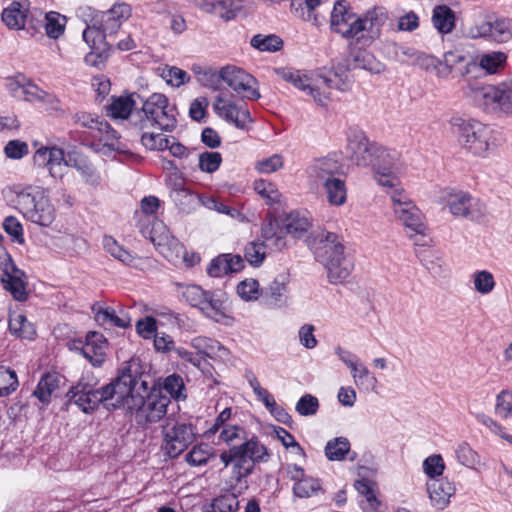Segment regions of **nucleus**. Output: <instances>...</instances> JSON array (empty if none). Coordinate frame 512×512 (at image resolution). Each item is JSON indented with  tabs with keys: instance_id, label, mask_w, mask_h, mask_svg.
Returning a JSON list of instances; mask_svg holds the SVG:
<instances>
[{
	"instance_id": "1",
	"label": "nucleus",
	"mask_w": 512,
	"mask_h": 512,
	"mask_svg": "<svg viewBox=\"0 0 512 512\" xmlns=\"http://www.w3.org/2000/svg\"><path fill=\"white\" fill-rule=\"evenodd\" d=\"M388 19L383 8L368 10L358 16L347 0H337L330 15V27L345 39H355L363 45H370L381 35V30Z\"/></svg>"
},
{
	"instance_id": "2",
	"label": "nucleus",
	"mask_w": 512,
	"mask_h": 512,
	"mask_svg": "<svg viewBox=\"0 0 512 512\" xmlns=\"http://www.w3.org/2000/svg\"><path fill=\"white\" fill-rule=\"evenodd\" d=\"M125 379L112 380L97 389L87 382L79 381L67 392V405L73 404L86 414L94 412L100 404L109 411L119 409V400L127 393L126 384L123 382Z\"/></svg>"
},
{
	"instance_id": "3",
	"label": "nucleus",
	"mask_w": 512,
	"mask_h": 512,
	"mask_svg": "<svg viewBox=\"0 0 512 512\" xmlns=\"http://www.w3.org/2000/svg\"><path fill=\"white\" fill-rule=\"evenodd\" d=\"M312 250L315 259L325 267L328 281L332 284L342 283L353 270L354 265L346 257L340 237L333 232L322 231L317 234Z\"/></svg>"
},
{
	"instance_id": "4",
	"label": "nucleus",
	"mask_w": 512,
	"mask_h": 512,
	"mask_svg": "<svg viewBox=\"0 0 512 512\" xmlns=\"http://www.w3.org/2000/svg\"><path fill=\"white\" fill-rule=\"evenodd\" d=\"M461 89L464 98L485 112L512 114V77L497 84L466 79Z\"/></svg>"
},
{
	"instance_id": "5",
	"label": "nucleus",
	"mask_w": 512,
	"mask_h": 512,
	"mask_svg": "<svg viewBox=\"0 0 512 512\" xmlns=\"http://www.w3.org/2000/svg\"><path fill=\"white\" fill-rule=\"evenodd\" d=\"M270 456L267 447L253 436L245 437L241 444L222 451L219 457L224 467L232 465V478L240 483L253 473L256 464L268 462Z\"/></svg>"
},
{
	"instance_id": "6",
	"label": "nucleus",
	"mask_w": 512,
	"mask_h": 512,
	"mask_svg": "<svg viewBox=\"0 0 512 512\" xmlns=\"http://www.w3.org/2000/svg\"><path fill=\"white\" fill-rule=\"evenodd\" d=\"M176 124L175 108L169 105L167 97L161 93H153L143 100L141 108L135 109L132 115V126L140 130L157 126L171 132Z\"/></svg>"
},
{
	"instance_id": "7",
	"label": "nucleus",
	"mask_w": 512,
	"mask_h": 512,
	"mask_svg": "<svg viewBox=\"0 0 512 512\" xmlns=\"http://www.w3.org/2000/svg\"><path fill=\"white\" fill-rule=\"evenodd\" d=\"M16 204L23 217L40 227H51L57 211L40 187L26 186L16 192Z\"/></svg>"
},
{
	"instance_id": "8",
	"label": "nucleus",
	"mask_w": 512,
	"mask_h": 512,
	"mask_svg": "<svg viewBox=\"0 0 512 512\" xmlns=\"http://www.w3.org/2000/svg\"><path fill=\"white\" fill-rule=\"evenodd\" d=\"M196 425L186 418H167L161 429V449L171 459L180 456L197 438Z\"/></svg>"
},
{
	"instance_id": "9",
	"label": "nucleus",
	"mask_w": 512,
	"mask_h": 512,
	"mask_svg": "<svg viewBox=\"0 0 512 512\" xmlns=\"http://www.w3.org/2000/svg\"><path fill=\"white\" fill-rule=\"evenodd\" d=\"M274 72L283 81L310 95L320 106L328 104L332 88L340 89L333 85V80L330 78L319 76L316 79H311L305 71L292 67H278L274 69Z\"/></svg>"
},
{
	"instance_id": "10",
	"label": "nucleus",
	"mask_w": 512,
	"mask_h": 512,
	"mask_svg": "<svg viewBox=\"0 0 512 512\" xmlns=\"http://www.w3.org/2000/svg\"><path fill=\"white\" fill-rule=\"evenodd\" d=\"M311 226L309 218L300 212H291L281 225L277 219H270L261 228V236L274 250L280 251L287 245L286 235L302 238Z\"/></svg>"
},
{
	"instance_id": "11",
	"label": "nucleus",
	"mask_w": 512,
	"mask_h": 512,
	"mask_svg": "<svg viewBox=\"0 0 512 512\" xmlns=\"http://www.w3.org/2000/svg\"><path fill=\"white\" fill-rule=\"evenodd\" d=\"M176 286L180 301L199 309L204 316L216 322L225 317L224 300L221 292L207 291L195 284L178 283Z\"/></svg>"
},
{
	"instance_id": "12",
	"label": "nucleus",
	"mask_w": 512,
	"mask_h": 512,
	"mask_svg": "<svg viewBox=\"0 0 512 512\" xmlns=\"http://www.w3.org/2000/svg\"><path fill=\"white\" fill-rule=\"evenodd\" d=\"M170 404V398L162 395L159 391L148 393L146 397H135L126 400L121 408L134 414L136 423L141 427L161 420Z\"/></svg>"
},
{
	"instance_id": "13",
	"label": "nucleus",
	"mask_w": 512,
	"mask_h": 512,
	"mask_svg": "<svg viewBox=\"0 0 512 512\" xmlns=\"http://www.w3.org/2000/svg\"><path fill=\"white\" fill-rule=\"evenodd\" d=\"M464 34L473 40L483 39L489 43L506 44L512 41V18L490 16L466 27Z\"/></svg>"
},
{
	"instance_id": "14",
	"label": "nucleus",
	"mask_w": 512,
	"mask_h": 512,
	"mask_svg": "<svg viewBox=\"0 0 512 512\" xmlns=\"http://www.w3.org/2000/svg\"><path fill=\"white\" fill-rule=\"evenodd\" d=\"M440 199L455 217L478 220L486 212L485 205L480 199L462 190H445Z\"/></svg>"
},
{
	"instance_id": "15",
	"label": "nucleus",
	"mask_w": 512,
	"mask_h": 512,
	"mask_svg": "<svg viewBox=\"0 0 512 512\" xmlns=\"http://www.w3.org/2000/svg\"><path fill=\"white\" fill-rule=\"evenodd\" d=\"M393 210L398 220L414 234L424 235L427 229L424 215L409 199L403 189H393L389 192Z\"/></svg>"
},
{
	"instance_id": "16",
	"label": "nucleus",
	"mask_w": 512,
	"mask_h": 512,
	"mask_svg": "<svg viewBox=\"0 0 512 512\" xmlns=\"http://www.w3.org/2000/svg\"><path fill=\"white\" fill-rule=\"evenodd\" d=\"M372 167L377 183L387 187L388 193L393 189H400L397 173L401 171L402 164L396 150L379 145Z\"/></svg>"
},
{
	"instance_id": "17",
	"label": "nucleus",
	"mask_w": 512,
	"mask_h": 512,
	"mask_svg": "<svg viewBox=\"0 0 512 512\" xmlns=\"http://www.w3.org/2000/svg\"><path fill=\"white\" fill-rule=\"evenodd\" d=\"M492 130L476 121H462L458 128V141L474 155H483L489 148Z\"/></svg>"
},
{
	"instance_id": "18",
	"label": "nucleus",
	"mask_w": 512,
	"mask_h": 512,
	"mask_svg": "<svg viewBox=\"0 0 512 512\" xmlns=\"http://www.w3.org/2000/svg\"><path fill=\"white\" fill-rule=\"evenodd\" d=\"M2 21L9 29H25L26 25H31L36 29L40 24L42 11L38 9L30 10L29 0H14L7 8L2 11Z\"/></svg>"
},
{
	"instance_id": "19",
	"label": "nucleus",
	"mask_w": 512,
	"mask_h": 512,
	"mask_svg": "<svg viewBox=\"0 0 512 512\" xmlns=\"http://www.w3.org/2000/svg\"><path fill=\"white\" fill-rule=\"evenodd\" d=\"M223 82L238 95L248 100H258L261 97L257 87L258 81L251 74L236 66L223 67Z\"/></svg>"
},
{
	"instance_id": "20",
	"label": "nucleus",
	"mask_w": 512,
	"mask_h": 512,
	"mask_svg": "<svg viewBox=\"0 0 512 512\" xmlns=\"http://www.w3.org/2000/svg\"><path fill=\"white\" fill-rule=\"evenodd\" d=\"M379 144L369 142L362 131H354L348 136L347 149L351 160L358 166H373Z\"/></svg>"
},
{
	"instance_id": "21",
	"label": "nucleus",
	"mask_w": 512,
	"mask_h": 512,
	"mask_svg": "<svg viewBox=\"0 0 512 512\" xmlns=\"http://www.w3.org/2000/svg\"><path fill=\"white\" fill-rule=\"evenodd\" d=\"M308 179L316 185L325 183L344 175L343 165L332 157L314 159L306 168Z\"/></svg>"
},
{
	"instance_id": "22",
	"label": "nucleus",
	"mask_w": 512,
	"mask_h": 512,
	"mask_svg": "<svg viewBox=\"0 0 512 512\" xmlns=\"http://www.w3.org/2000/svg\"><path fill=\"white\" fill-rule=\"evenodd\" d=\"M508 56L503 51H491L481 54L477 57L476 61H469L465 64L464 71L461 75L466 79H470L468 75L477 68H481L488 75H494L504 70L507 64Z\"/></svg>"
},
{
	"instance_id": "23",
	"label": "nucleus",
	"mask_w": 512,
	"mask_h": 512,
	"mask_svg": "<svg viewBox=\"0 0 512 512\" xmlns=\"http://www.w3.org/2000/svg\"><path fill=\"white\" fill-rule=\"evenodd\" d=\"M1 282L6 291L19 302L26 301L28 293L26 290L25 274L17 268L9 257L4 265L1 275Z\"/></svg>"
},
{
	"instance_id": "24",
	"label": "nucleus",
	"mask_w": 512,
	"mask_h": 512,
	"mask_svg": "<svg viewBox=\"0 0 512 512\" xmlns=\"http://www.w3.org/2000/svg\"><path fill=\"white\" fill-rule=\"evenodd\" d=\"M213 110L219 118L235 125L239 129H245L247 124L252 122L248 110L238 107L232 101L226 100L222 95H218L215 98Z\"/></svg>"
},
{
	"instance_id": "25",
	"label": "nucleus",
	"mask_w": 512,
	"mask_h": 512,
	"mask_svg": "<svg viewBox=\"0 0 512 512\" xmlns=\"http://www.w3.org/2000/svg\"><path fill=\"white\" fill-rule=\"evenodd\" d=\"M95 321L105 328L126 329L131 326V317L123 308L115 309L97 302L92 306Z\"/></svg>"
},
{
	"instance_id": "26",
	"label": "nucleus",
	"mask_w": 512,
	"mask_h": 512,
	"mask_svg": "<svg viewBox=\"0 0 512 512\" xmlns=\"http://www.w3.org/2000/svg\"><path fill=\"white\" fill-rule=\"evenodd\" d=\"M131 15V8L126 3H116L109 10L101 12L95 18H98V24L107 36L116 33L122 23Z\"/></svg>"
},
{
	"instance_id": "27",
	"label": "nucleus",
	"mask_w": 512,
	"mask_h": 512,
	"mask_svg": "<svg viewBox=\"0 0 512 512\" xmlns=\"http://www.w3.org/2000/svg\"><path fill=\"white\" fill-rule=\"evenodd\" d=\"M83 357L94 367H101L105 361L107 340L98 332L92 331L86 335Z\"/></svg>"
},
{
	"instance_id": "28",
	"label": "nucleus",
	"mask_w": 512,
	"mask_h": 512,
	"mask_svg": "<svg viewBox=\"0 0 512 512\" xmlns=\"http://www.w3.org/2000/svg\"><path fill=\"white\" fill-rule=\"evenodd\" d=\"M73 120L75 124L86 129L84 131L85 140H90L91 143L97 141V138H101L102 129L108 128V122L103 117L92 113L78 112L73 116Z\"/></svg>"
},
{
	"instance_id": "29",
	"label": "nucleus",
	"mask_w": 512,
	"mask_h": 512,
	"mask_svg": "<svg viewBox=\"0 0 512 512\" xmlns=\"http://www.w3.org/2000/svg\"><path fill=\"white\" fill-rule=\"evenodd\" d=\"M244 266V259L240 255L221 254L210 262L207 273L211 277H221L228 273L239 272Z\"/></svg>"
},
{
	"instance_id": "30",
	"label": "nucleus",
	"mask_w": 512,
	"mask_h": 512,
	"mask_svg": "<svg viewBox=\"0 0 512 512\" xmlns=\"http://www.w3.org/2000/svg\"><path fill=\"white\" fill-rule=\"evenodd\" d=\"M199 8L208 14L229 21L242 9V0H207L200 2Z\"/></svg>"
},
{
	"instance_id": "31",
	"label": "nucleus",
	"mask_w": 512,
	"mask_h": 512,
	"mask_svg": "<svg viewBox=\"0 0 512 512\" xmlns=\"http://www.w3.org/2000/svg\"><path fill=\"white\" fill-rule=\"evenodd\" d=\"M135 97L141 98L135 93L113 97L112 102L107 106V114L113 119L128 120L132 125V115L135 109H138Z\"/></svg>"
},
{
	"instance_id": "32",
	"label": "nucleus",
	"mask_w": 512,
	"mask_h": 512,
	"mask_svg": "<svg viewBox=\"0 0 512 512\" xmlns=\"http://www.w3.org/2000/svg\"><path fill=\"white\" fill-rule=\"evenodd\" d=\"M427 491L432 505L443 510L454 495L455 487L448 480L434 479L427 483Z\"/></svg>"
},
{
	"instance_id": "33",
	"label": "nucleus",
	"mask_w": 512,
	"mask_h": 512,
	"mask_svg": "<svg viewBox=\"0 0 512 512\" xmlns=\"http://www.w3.org/2000/svg\"><path fill=\"white\" fill-rule=\"evenodd\" d=\"M347 68L349 70L363 69L370 73L379 74L384 70V65L372 53L358 49L350 54L347 60Z\"/></svg>"
},
{
	"instance_id": "34",
	"label": "nucleus",
	"mask_w": 512,
	"mask_h": 512,
	"mask_svg": "<svg viewBox=\"0 0 512 512\" xmlns=\"http://www.w3.org/2000/svg\"><path fill=\"white\" fill-rule=\"evenodd\" d=\"M66 167L74 168L88 184L97 185L100 181L98 172L88 158L83 155L75 152L68 153Z\"/></svg>"
},
{
	"instance_id": "35",
	"label": "nucleus",
	"mask_w": 512,
	"mask_h": 512,
	"mask_svg": "<svg viewBox=\"0 0 512 512\" xmlns=\"http://www.w3.org/2000/svg\"><path fill=\"white\" fill-rule=\"evenodd\" d=\"M325 455L330 461H342L346 455L350 461L357 458V453L350 450V442L345 437H337L326 443Z\"/></svg>"
},
{
	"instance_id": "36",
	"label": "nucleus",
	"mask_w": 512,
	"mask_h": 512,
	"mask_svg": "<svg viewBox=\"0 0 512 512\" xmlns=\"http://www.w3.org/2000/svg\"><path fill=\"white\" fill-rule=\"evenodd\" d=\"M124 376L126 378L124 382L126 384L127 393L124 395L122 400H119L120 408L126 404V400L130 398L145 397L140 394V390L143 389L144 392H147L149 389L148 383L145 380H142L141 377L132 375L130 368L124 369L114 380H121Z\"/></svg>"
},
{
	"instance_id": "37",
	"label": "nucleus",
	"mask_w": 512,
	"mask_h": 512,
	"mask_svg": "<svg viewBox=\"0 0 512 512\" xmlns=\"http://www.w3.org/2000/svg\"><path fill=\"white\" fill-rule=\"evenodd\" d=\"M61 377L56 373L44 374L34 392L33 395L42 403L49 404L52 394L59 388Z\"/></svg>"
},
{
	"instance_id": "38",
	"label": "nucleus",
	"mask_w": 512,
	"mask_h": 512,
	"mask_svg": "<svg viewBox=\"0 0 512 512\" xmlns=\"http://www.w3.org/2000/svg\"><path fill=\"white\" fill-rule=\"evenodd\" d=\"M432 23L440 33H450L455 26V13L446 5H438L433 9Z\"/></svg>"
},
{
	"instance_id": "39",
	"label": "nucleus",
	"mask_w": 512,
	"mask_h": 512,
	"mask_svg": "<svg viewBox=\"0 0 512 512\" xmlns=\"http://www.w3.org/2000/svg\"><path fill=\"white\" fill-rule=\"evenodd\" d=\"M9 330L13 335L28 340H32L36 335L34 325L23 314L10 315Z\"/></svg>"
},
{
	"instance_id": "40",
	"label": "nucleus",
	"mask_w": 512,
	"mask_h": 512,
	"mask_svg": "<svg viewBox=\"0 0 512 512\" xmlns=\"http://www.w3.org/2000/svg\"><path fill=\"white\" fill-rule=\"evenodd\" d=\"M83 40L91 49H100L108 47L110 44L106 41V33L98 24V18L92 19V24L87 25L82 33Z\"/></svg>"
},
{
	"instance_id": "41",
	"label": "nucleus",
	"mask_w": 512,
	"mask_h": 512,
	"mask_svg": "<svg viewBox=\"0 0 512 512\" xmlns=\"http://www.w3.org/2000/svg\"><path fill=\"white\" fill-rule=\"evenodd\" d=\"M325 189L328 202L331 205L341 206L346 202L347 190L344 180L341 176L322 185Z\"/></svg>"
},
{
	"instance_id": "42",
	"label": "nucleus",
	"mask_w": 512,
	"mask_h": 512,
	"mask_svg": "<svg viewBox=\"0 0 512 512\" xmlns=\"http://www.w3.org/2000/svg\"><path fill=\"white\" fill-rule=\"evenodd\" d=\"M11 90L17 95H23L24 99L30 102H39V98L43 92L34 83L27 81L24 77H19L15 81L11 82Z\"/></svg>"
},
{
	"instance_id": "43",
	"label": "nucleus",
	"mask_w": 512,
	"mask_h": 512,
	"mask_svg": "<svg viewBox=\"0 0 512 512\" xmlns=\"http://www.w3.org/2000/svg\"><path fill=\"white\" fill-rule=\"evenodd\" d=\"M354 486L359 494L365 497V500L361 502L362 510L364 512H377L380 501L375 496L369 481L366 479L357 480Z\"/></svg>"
},
{
	"instance_id": "44",
	"label": "nucleus",
	"mask_w": 512,
	"mask_h": 512,
	"mask_svg": "<svg viewBox=\"0 0 512 512\" xmlns=\"http://www.w3.org/2000/svg\"><path fill=\"white\" fill-rule=\"evenodd\" d=\"M267 247L273 249L270 245H268L267 241L263 239L260 241H252L249 242L244 249V257L245 260L254 267H259L265 257H266V249Z\"/></svg>"
},
{
	"instance_id": "45",
	"label": "nucleus",
	"mask_w": 512,
	"mask_h": 512,
	"mask_svg": "<svg viewBox=\"0 0 512 512\" xmlns=\"http://www.w3.org/2000/svg\"><path fill=\"white\" fill-rule=\"evenodd\" d=\"M163 390L176 401L185 400L187 398V391L183 378L178 374H171L167 376L163 383Z\"/></svg>"
},
{
	"instance_id": "46",
	"label": "nucleus",
	"mask_w": 512,
	"mask_h": 512,
	"mask_svg": "<svg viewBox=\"0 0 512 512\" xmlns=\"http://www.w3.org/2000/svg\"><path fill=\"white\" fill-rule=\"evenodd\" d=\"M250 44L261 52H276L283 47L282 39L274 34H257L252 37Z\"/></svg>"
},
{
	"instance_id": "47",
	"label": "nucleus",
	"mask_w": 512,
	"mask_h": 512,
	"mask_svg": "<svg viewBox=\"0 0 512 512\" xmlns=\"http://www.w3.org/2000/svg\"><path fill=\"white\" fill-rule=\"evenodd\" d=\"M46 34L53 39H58L65 31L66 17L57 12H49L44 16Z\"/></svg>"
},
{
	"instance_id": "48",
	"label": "nucleus",
	"mask_w": 512,
	"mask_h": 512,
	"mask_svg": "<svg viewBox=\"0 0 512 512\" xmlns=\"http://www.w3.org/2000/svg\"><path fill=\"white\" fill-rule=\"evenodd\" d=\"M191 345L197 349L199 353L208 357H213L218 351H226V348L219 341L204 336L193 338Z\"/></svg>"
},
{
	"instance_id": "49",
	"label": "nucleus",
	"mask_w": 512,
	"mask_h": 512,
	"mask_svg": "<svg viewBox=\"0 0 512 512\" xmlns=\"http://www.w3.org/2000/svg\"><path fill=\"white\" fill-rule=\"evenodd\" d=\"M18 385L16 372L8 367L0 366V397L10 395Z\"/></svg>"
},
{
	"instance_id": "50",
	"label": "nucleus",
	"mask_w": 512,
	"mask_h": 512,
	"mask_svg": "<svg viewBox=\"0 0 512 512\" xmlns=\"http://www.w3.org/2000/svg\"><path fill=\"white\" fill-rule=\"evenodd\" d=\"M321 490V485L318 479L311 476H306L299 483H294L293 493L299 498H308L316 495Z\"/></svg>"
},
{
	"instance_id": "51",
	"label": "nucleus",
	"mask_w": 512,
	"mask_h": 512,
	"mask_svg": "<svg viewBox=\"0 0 512 512\" xmlns=\"http://www.w3.org/2000/svg\"><path fill=\"white\" fill-rule=\"evenodd\" d=\"M49 164L46 166L50 175L53 178H61L64 175V168L66 167L67 155L64 151L57 147H52L50 154Z\"/></svg>"
},
{
	"instance_id": "52",
	"label": "nucleus",
	"mask_w": 512,
	"mask_h": 512,
	"mask_svg": "<svg viewBox=\"0 0 512 512\" xmlns=\"http://www.w3.org/2000/svg\"><path fill=\"white\" fill-rule=\"evenodd\" d=\"M211 456V447L208 444L201 443L194 446L185 456L186 462L191 466L205 465Z\"/></svg>"
},
{
	"instance_id": "53",
	"label": "nucleus",
	"mask_w": 512,
	"mask_h": 512,
	"mask_svg": "<svg viewBox=\"0 0 512 512\" xmlns=\"http://www.w3.org/2000/svg\"><path fill=\"white\" fill-rule=\"evenodd\" d=\"M103 247L112 257L124 264H130L133 261V256L130 252L120 246L111 236H104Z\"/></svg>"
},
{
	"instance_id": "54",
	"label": "nucleus",
	"mask_w": 512,
	"mask_h": 512,
	"mask_svg": "<svg viewBox=\"0 0 512 512\" xmlns=\"http://www.w3.org/2000/svg\"><path fill=\"white\" fill-rule=\"evenodd\" d=\"M455 455L459 463L468 468H474L480 464V456L466 442H462L457 446Z\"/></svg>"
},
{
	"instance_id": "55",
	"label": "nucleus",
	"mask_w": 512,
	"mask_h": 512,
	"mask_svg": "<svg viewBox=\"0 0 512 512\" xmlns=\"http://www.w3.org/2000/svg\"><path fill=\"white\" fill-rule=\"evenodd\" d=\"M194 71L198 75V81L205 87L210 88L212 90H218L220 88L221 82H223V68L220 71H216L213 69H204L199 71L194 68Z\"/></svg>"
},
{
	"instance_id": "56",
	"label": "nucleus",
	"mask_w": 512,
	"mask_h": 512,
	"mask_svg": "<svg viewBox=\"0 0 512 512\" xmlns=\"http://www.w3.org/2000/svg\"><path fill=\"white\" fill-rule=\"evenodd\" d=\"M211 505L217 512H237L240 502L236 494L224 493L213 499Z\"/></svg>"
},
{
	"instance_id": "57",
	"label": "nucleus",
	"mask_w": 512,
	"mask_h": 512,
	"mask_svg": "<svg viewBox=\"0 0 512 512\" xmlns=\"http://www.w3.org/2000/svg\"><path fill=\"white\" fill-rule=\"evenodd\" d=\"M254 190L264 199L267 203L272 205L280 202L281 194L274 184L266 180L260 179L254 182Z\"/></svg>"
},
{
	"instance_id": "58",
	"label": "nucleus",
	"mask_w": 512,
	"mask_h": 512,
	"mask_svg": "<svg viewBox=\"0 0 512 512\" xmlns=\"http://www.w3.org/2000/svg\"><path fill=\"white\" fill-rule=\"evenodd\" d=\"M474 289L480 294H489L495 287V280L487 270L476 271L473 274Z\"/></svg>"
},
{
	"instance_id": "59",
	"label": "nucleus",
	"mask_w": 512,
	"mask_h": 512,
	"mask_svg": "<svg viewBox=\"0 0 512 512\" xmlns=\"http://www.w3.org/2000/svg\"><path fill=\"white\" fill-rule=\"evenodd\" d=\"M351 375L353 377L354 383L357 386L367 384L370 387H374L377 383L376 377L369 371V369L359 361L352 368H350Z\"/></svg>"
},
{
	"instance_id": "60",
	"label": "nucleus",
	"mask_w": 512,
	"mask_h": 512,
	"mask_svg": "<svg viewBox=\"0 0 512 512\" xmlns=\"http://www.w3.org/2000/svg\"><path fill=\"white\" fill-rule=\"evenodd\" d=\"M495 414L502 418L507 419L512 414V392L509 390H502L496 397Z\"/></svg>"
},
{
	"instance_id": "61",
	"label": "nucleus",
	"mask_w": 512,
	"mask_h": 512,
	"mask_svg": "<svg viewBox=\"0 0 512 512\" xmlns=\"http://www.w3.org/2000/svg\"><path fill=\"white\" fill-rule=\"evenodd\" d=\"M222 163V156L219 152L205 151L199 155V169L202 172L213 173L217 171Z\"/></svg>"
},
{
	"instance_id": "62",
	"label": "nucleus",
	"mask_w": 512,
	"mask_h": 512,
	"mask_svg": "<svg viewBox=\"0 0 512 512\" xmlns=\"http://www.w3.org/2000/svg\"><path fill=\"white\" fill-rule=\"evenodd\" d=\"M169 138L160 133H143L141 142L149 150L164 151L168 147Z\"/></svg>"
},
{
	"instance_id": "63",
	"label": "nucleus",
	"mask_w": 512,
	"mask_h": 512,
	"mask_svg": "<svg viewBox=\"0 0 512 512\" xmlns=\"http://www.w3.org/2000/svg\"><path fill=\"white\" fill-rule=\"evenodd\" d=\"M444 469V460L439 454L431 455L427 457L423 462V470L425 474L431 478V480L441 476L444 472Z\"/></svg>"
},
{
	"instance_id": "64",
	"label": "nucleus",
	"mask_w": 512,
	"mask_h": 512,
	"mask_svg": "<svg viewBox=\"0 0 512 512\" xmlns=\"http://www.w3.org/2000/svg\"><path fill=\"white\" fill-rule=\"evenodd\" d=\"M286 285L287 276L284 274L278 275L265 289V295L277 304L286 292Z\"/></svg>"
}]
</instances>
